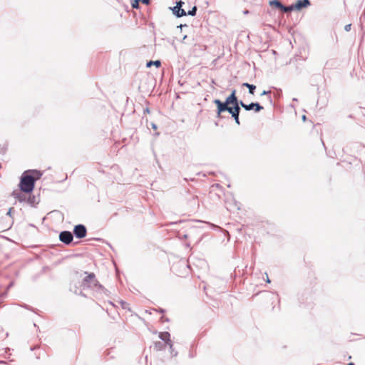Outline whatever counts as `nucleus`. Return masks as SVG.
<instances>
[{"label": "nucleus", "mask_w": 365, "mask_h": 365, "mask_svg": "<svg viewBox=\"0 0 365 365\" xmlns=\"http://www.w3.org/2000/svg\"><path fill=\"white\" fill-rule=\"evenodd\" d=\"M40 200L38 196H36L32 193L29 194V196L26 199V203L29 205L31 207H36V206L39 203Z\"/></svg>", "instance_id": "10"}, {"label": "nucleus", "mask_w": 365, "mask_h": 365, "mask_svg": "<svg viewBox=\"0 0 365 365\" xmlns=\"http://www.w3.org/2000/svg\"><path fill=\"white\" fill-rule=\"evenodd\" d=\"M120 304H121L122 307H123V309H126V306L128 305V304H127L125 302H124V301H121V302H120Z\"/></svg>", "instance_id": "28"}, {"label": "nucleus", "mask_w": 365, "mask_h": 365, "mask_svg": "<svg viewBox=\"0 0 365 365\" xmlns=\"http://www.w3.org/2000/svg\"><path fill=\"white\" fill-rule=\"evenodd\" d=\"M240 107H242L247 111L254 110L255 113H259L263 109V106L258 102H252L250 104H246L242 101H240Z\"/></svg>", "instance_id": "6"}, {"label": "nucleus", "mask_w": 365, "mask_h": 365, "mask_svg": "<svg viewBox=\"0 0 365 365\" xmlns=\"http://www.w3.org/2000/svg\"><path fill=\"white\" fill-rule=\"evenodd\" d=\"M73 240V235L71 232L68 230L61 231L59 233V240L63 244L68 245Z\"/></svg>", "instance_id": "8"}, {"label": "nucleus", "mask_w": 365, "mask_h": 365, "mask_svg": "<svg viewBox=\"0 0 365 365\" xmlns=\"http://www.w3.org/2000/svg\"><path fill=\"white\" fill-rule=\"evenodd\" d=\"M351 29V24H346L345 26H344V30L346 31H349Z\"/></svg>", "instance_id": "23"}, {"label": "nucleus", "mask_w": 365, "mask_h": 365, "mask_svg": "<svg viewBox=\"0 0 365 365\" xmlns=\"http://www.w3.org/2000/svg\"><path fill=\"white\" fill-rule=\"evenodd\" d=\"M145 112L149 113V108H145Z\"/></svg>", "instance_id": "41"}, {"label": "nucleus", "mask_w": 365, "mask_h": 365, "mask_svg": "<svg viewBox=\"0 0 365 365\" xmlns=\"http://www.w3.org/2000/svg\"><path fill=\"white\" fill-rule=\"evenodd\" d=\"M302 119L303 121H306V120H307L306 115H303L302 117Z\"/></svg>", "instance_id": "36"}, {"label": "nucleus", "mask_w": 365, "mask_h": 365, "mask_svg": "<svg viewBox=\"0 0 365 365\" xmlns=\"http://www.w3.org/2000/svg\"><path fill=\"white\" fill-rule=\"evenodd\" d=\"M161 320H164L165 322H169V319L168 318H164L163 317H161Z\"/></svg>", "instance_id": "35"}, {"label": "nucleus", "mask_w": 365, "mask_h": 365, "mask_svg": "<svg viewBox=\"0 0 365 365\" xmlns=\"http://www.w3.org/2000/svg\"><path fill=\"white\" fill-rule=\"evenodd\" d=\"M260 96H267V99L271 105L273 104V101L271 97V91H263Z\"/></svg>", "instance_id": "18"}, {"label": "nucleus", "mask_w": 365, "mask_h": 365, "mask_svg": "<svg viewBox=\"0 0 365 365\" xmlns=\"http://www.w3.org/2000/svg\"><path fill=\"white\" fill-rule=\"evenodd\" d=\"M140 1L145 5H148L150 2V0H140Z\"/></svg>", "instance_id": "29"}, {"label": "nucleus", "mask_w": 365, "mask_h": 365, "mask_svg": "<svg viewBox=\"0 0 365 365\" xmlns=\"http://www.w3.org/2000/svg\"><path fill=\"white\" fill-rule=\"evenodd\" d=\"M43 175V172L36 169L25 170L20 177L19 187L20 191L26 194L33 192L35 185Z\"/></svg>", "instance_id": "1"}, {"label": "nucleus", "mask_w": 365, "mask_h": 365, "mask_svg": "<svg viewBox=\"0 0 365 365\" xmlns=\"http://www.w3.org/2000/svg\"><path fill=\"white\" fill-rule=\"evenodd\" d=\"M67 179V175L65 177V178L62 180V181H64Z\"/></svg>", "instance_id": "48"}, {"label": "nucleus", "mask_w": 365, "mask_h": 365, "mask_svg": "<svg viewBox=\"0 0 365 365\" xmlns=\"http://www.w3.org/2000/svg\"><path fill=\"white\" fill-rule=\"evenodd\" d=\"M183 26H187L186 24H180L178 27L182 29Z\"/></svg>", "instance_id": "37"}, {"label": "nucleus", "mask_w": 365, "mask_h": 365, "mask_svg": "<svg viewBox=\"0 0 365 365\" xmlns=\"http://www.w3.org/2000/svg\"><path fill=\"white\" fill-rule=\"evenodd\" d=\"M240 101L238 100L236 96V90L233 89L231 93L225 98V101L220 99H215L213 103L216 105L217 108H228L230 106H240Z\"/></svg>", "instance_id": "2"}, {"label": "nucleus", "mask_w": 365, "mask_h": 365, "mask_svg": "<svg viewBox=\"0 0 365 365\" xmlns=\"http://www.w3.org/2000/svg\"><path fill=\"white\" fill-rule=\"evenodd\" d=\"M111 351H112V350H107L106 351V354L109 355L111 353Z\"/></svg>", "instance_id": "38"}, {"label": "nucleus", "mask_w": 365, "mask_h": 365, "mask_svg": "<svg viewBox=\"0 0 365 365\" xmlns=\"http://www.w3.org/2000/svg\"><path fill=\"white\" fill-rule=\"evenodd\" d=\"M243 87H246L248 88L249 93L253 95L255 93V91L256 90V86L254 84H251L249 83H243L242 85Z\"/></svg>", "instance_id": "15"}, {"label": "nucleus", "mask_w": 365, "mask_h": 365, "mask_svg": "<svg viewBox=\"0 0 365 365\" xmlns=\"http://www.w3.org/2000/svg\"><path fill=\"white\" fill-rule=\"evenodd\" d=\"M36 348V346H31V347L30 348V350H31V351H34Z\"/></svg>", "instance_id": "39"}, {"label": "nucleus", "mask_w": 365, "mask_h": 365, "mask_svg": "<svg viewBox=\"0 0 365 365\" xmlns=\"http://www.w3.org/2000/svg\"><path fill=\"white\" fill-rule=\"evenodd\" d=\"M166 346L167 344L163 341H155L153 344V349L157 351H163L165 349Z\"/></svg>", "instance_id": "14"}, {"label": "nucleus", "mask_w": 365, "mask_h": 365, "mask_svg": "<svg viewBox=\"0 0 365 365\" xmlns=\"http://www.w3.org/2000/svg\"><path fill=\"white\" fill-rule=\"evenodd\" d=\"M186 38H187V35H185L182 40L184 41L185 39H186Z\"/></svg>", "instance_id": "44"}, {"label": "nucleus", "mask_w": 365, "mask_h": 365, "mask_svg": "<svg viewBox=\"0 0 365 365\" xmlns=\"http://www.w3.org/2000/svg\"><path fill=\"white\" fill-rule=\"evenodd\" d=\"M365 21V9H364V11H363V13L361 14V16H360V21Z\"/></svg>", "instance_id": "24"}, {"label": "nucleus", "mask_w": 365, "mask_h": 365, "mask_svg": "<svg viewBox=\"0 0 365 365\" xmlns=\"http://www.w3.org/2000/svg\"><path fill=\"white\" fill-rule=\"evenodd\" d=\"M249 13H250L249 10L245 9V10L243 11V14H245V15L248 14Z\"/></svg>", "instance_id": "32"}, {"label": "nucleus", "mask_w": 365, "mask_h": 365, "mask_svg": "<svg viewBox=\"0 0 365 365\" xmlns=\"http://www.w3.org/2000/svg\"><path fill=\"white\" fill-rule=\"evenodd\" d=\"M96 240H97V241H101V240H102V239H101V238H96Z\"/></svg>", "instance_id": "42"}, {"label": "nucleus", "mask_w": 365, "mask_h": 365, "mask_svg": "<svg viewBox=\"0 0 365 365\" xmlns=\"http://www.w3.org/2000/svg\"><path fill=\"white\" fill-rule=\"evenodd\" d=\"M184 222H185L184 220H178V221L170 222L169 225H177V224L182 223Z\"/></svg>", "instance_id": "25"}, {"label": "nucleus", "mask_w": 365, "mask_h": 365, "mask_svg": "<svg viewBox=\"0 0 365 365\" xmlns=\"http://www.w3.org/2000/svg\"><path fill=\"white\" fill-rule=\"evenodd\" d=\"M183 237H184V238H187V235H183Z\"/></svg>", "instance_id": "46"}, {"label": "nucleus", "mask_w": 365, "mask_h": 365, "mask_svg": "<svg viewBox=\"0 0 365 365\" xmlns=\"http://www.w3.org/2000/svg\"><path fill=\"white\" fill-rule=\"evenodd\" d=\"M310 5L309 0H296V1L289 5V12L294 11H301Z\"/></svg>", "instance_id": "5"}, {"label": "nucleus", "mask_w": 365, "mask_h": 365, "mask_svg": "<svg viewBox=\"0 0 365 365\" xmlns=\"http://www.w3.org/2000/svg\"><path fill=\"white\" fill-rule=\"evenodd\" d=\"M156 311L159 313H164L165 312V310L162 308H160L159 309H156Z\"/></svg>", "instance_id": "30"}, {"label": "nucleus", "mask_w": 365, "mask_h": 365, "mask_svg": "<svg viewBox=\"0 0 365 365\" xmlns=\"http://www.w3.org/2000/svg\"><path fill=\"white\" fill-rule=\"evenodd\" d=\"M266 275H267V279H266V282H267V283H270V282H271V280L269 279L268 275H267V273H266Z\"/></svg>", "instance_id": "34"}, {"label": "nucleus", "mask_w": 365, "mask_h": 365, "mask_svg": "<svg viewBox=\"0 0 365 365\" xmlns=\"http://www.w3.org/2000/svg\"><path fill=\"white\" fill-rule=\"evenodd\" d=\"M12 286H13V282L10 283V284H9L8 288H10V287H12Z\"/></svg>", "instance_id": "40"}, {"label": "nucleus", "mask_w": 365, "mask_h": 365, "mask_svg": "<svg viewBox=\"0 0 365 365\" xmlns=\"http://www.w3.org/2000/svg\"><path fill=\"white\" fill-rule=\"evenodd\" d=\"M80 294L82 295L83 297H85V294H83L82 292H81Z\"/></svg>", "instance_id": "49"}, {"label": "nucleus", "mask_w": 365, "mask_h": 365, "mask_svg": "<svg viewBox=\"0 0 365 365\" xmlns=\"http://www.w3.org/2000/svg\"><path fill=\"white\" fill-rule=\"evenodd\" d=\"M240 110H241V108L240 107V106H230V107H228V108L226 109V108H216V117L218 118H223V116L222 115V114L225 112H228L232 118H233V119L235 120V123L237 124V125H240Z\"/></svg>", "instance_id": "4"}, {"label": "nucleus", "mask_w": 365, "mask_h": 365, "mask_svg": "<svg viewBox=\"0 0 365 365\" xmlns=\"http://www.w3.org/2000/svg\"><path fill=\"white\" fill-rule=\"evenodd\" d=\"M170 9L172 10L173 14L177 18H180V17L186 16V11H185V9L180 6H175L173 7H170Z\"/></svg>", "instance_id": "11"}, {"label": "nucleus", "mask_w": 365, "mask_h": 365, "mask_svg": "<svg viewBox=\"0 0 365 365\" xmlns=\"http://www.w3.org/2000/svg\"><path fill=\"white\" fill-rule=\"evenodd\" d=\"M293 101H297V99L296 98H293Z\"/></svg>", "instance_id": "47"}, {"label": "nucleus", "mask_w": 365, "mask_h": 365, "mask_svg": "<svg viewBox=\"0 0 365 365\" xmlns=\"http://www.w3.org/2000/svg\"><path fill=\"white\" fill-rule=\"evenodd\" d=\"M22 307L28 310L33 311V308L28 304H24Z\"/></svg>", "instance_id": "26"}, {"label": "nucleus", "mask_w": 365, "mask_h": 365, "mask_svg": "<svg viewBox=\"0 0 365 365\" xmlns=\"http://www.w3.org/2000/svg\"><path fill=\"white\" fill-rule=\"evenodd\" d=\"M13 208H10L7 212V215H11V211H12Z\"/></svg>", "instance_id": "33"}, {"label": "nucleus", "mask_w": 365, "mask_h": 365, "mask_svg": "<svg viewBox=\"0 0 365 365\" xmlns=\"http://www.w3.org/2000/svg\"><path fill=\"white\" fill-rule=\"evenodd\" d=\"M84 273L87 274V276H86L83 280V285H87L89 287L88 284L93 282V288L96 292H98L99 293L103 294L106 296L108 295L109 292L96 279V274L93 272L88 273L87 272H85Z\"/></svg>", "instance_id": "3"}, {"label": "nucleus", "mask_w": 365, "mask_h": 365, "mask_svg": "<svg viewBox=\"0 0 365 365\" xmlns=\"http://www.w3.org/2000/svg\"><path fill=\"white\" fill-rule=\"evenodd\" d=\"M158 336L162 340L163 342L167 344L170 343L171 341L170 334L168 331L160 332Z\"/></svg>", "instance_id": "13"}, {"label": "nucleus", "mask_w": 365, "mask_h": 365, "mask_svg": "<svg viewBox=\"0 0 365 365\" xmlns=\"http://www.w3.org/2000/svg\"><path fill=\"white\" fill-rule=\"evenodd\" d=\"M153 65L155 66L157 68H159L161 66V61L160 60H156L149 61L146 63L147 68H150Z\"/></svg>", "instance_id": "17"}, {"label": "nucleus", "mask_w": 365, "mask_h": 365, "mask_svg": "<svg viewBox=\"0 0 365 365\" xmlns=\"http://www.w3.org/2000/svg\"><path fill=\"white\" fill-rule=\"evenodd\" d=\"M269 4L270 6L280 11L282 14L289 12V6L284 5L279 0H271Z\"/></svg>", "instance_id": "9"}, {"label": "nucleus", "mask_w": 365, "mask_h": 365, "mask_svg": "<svg viewBox=\"0 0 365 365\" xmlns=\"http://www.w3.org/2000/svg\"><path fill=\"white\" fill-rule=\"evenodd\" d=\"M26 194V193L22 192L21 191H14L12 192V196H14L15 199L18 200L19 202H26L27 199Z\"/></svg>", "instance_id": "12"}, {"label": "nucleus", "mask_w": 365, "mask_h": 365, "mask_svg": "<svg viewBox=\"0 0 365 365\" xmlns=\"http://www.w3.org/2000/svg\"><path fill=\"white\" fill-rule=\"evenodd\" d=\"M139 1L140 0H133L131 3V6L133 9H138L139 8Z\"/></svg>", "instance_id": "21"}, {"label": "nucleus", "mask_w": 365, "mask_h": 365, "mask_svg": "<svg viewBox=\"0 0 365 365\" xmlns=\"http://www.w3.org/2000/svg\"><path fill=\"white\" fill-rule=\"evenodd\" d=\"M2 168V165H1V164L0 163V168Z\"/></svg>", "instance_id": "51"}, {"label": "nucleus", "mask_w": 365, "mask_h": 365, "mask_svg": "<svg viewBox=\"0 0 365 365\" xmlns=\"http://www.w3.org/2000/svg\"><path fill=\"white\" fill-rule=\"evenodd\" d=\"M72 233L77 239H82L86 236V227L83 224L76 225L74 226Z\"/></svg>", "instance_id": "7"}, {"label": "nucleus", "mask_w": 365, "mask_h": 365, "mask_svg": "<svg viewBox=\"0 0 365 365\" xmlns=\"http://www.w3.org/2000/svg\"><path fill=\"white\" fill-rule=\"evenodd\" d=\"M194 356H195V354H194L192 352L190 351V353H189V357H190V358H193Z\"/></svg>", "instance_id": "31"}, {"label": "nucleus", "mask_w": 365, "mask_h": 365, "mask_svg": "<svg viewBox=\"0 0 365 365\" xmlns=\"http://www.w3.org/2000/svg\"><path fill=\"white\" fill-rule=\"evenodd\" d=\"M160 135V133H159L158 132H157V133H155V135H157V136H158V135Z\"/></svg>", "instance_id": "45"}, {"label": "nucleus", "mask_w": 365, "mask_h": 365, "mask_svg": "<svg viewBox=\"0 0 365 365\" xmlns=\"http://www.w3.org/2000/svg\"><path fill=\"white\" fill-rule=\"evenodd\" d=\"M185 4V2H183L182 1L180 0V1H178L176 2V5L177 6H180L181 8H182V6Z\"/></svg>", "instance_id": "22"}, {"label": "nucleus", "mask_w": 365, "mask_h": 365, "mask_svg": "<svg viewBox=\"0 0 365 365\" xmlns=\"http://www.w3.org/2000/svg\"><path fill=\"white\" fill-rule=\"evenodd\" d=\"M197 10V6H194L192 8V9H190L187 12H186V16H195L196 15Z\"/></svg>", "instance_id": "19"}, {"label": "nucleus", "mask_w": 365, "mask_h": 365, "mask_svg": "<svg viewBox=\"0 0 365 365\" xmlns=\"http://www.w3.org/2000/svg\"><path fill=\"white\" fill-rule=\"evenodd\" d=\"M143 88V84H140V85L139 86V88Z\"/></svg>", "instance_id": "43"}, {"label": "nucleus", "mask_w": 365, "mask_h": 365, "mask_svg": "<svg viewBox=\"0 0 365 365\" xmlns=\"http://www.w3.org/2000/svg\"><path fill=\"white\" fill-rule=\"evenodd\" d=\"M7 150V144L4 143L0 145V154L4 155Z\"/></svg>", "instance_id": "20"}, {"label": "nucleus", "mask_w": 365, "mask_h": 365, "mask_svg": "<svg viewBox=\"0 0 365 365\" xmlns=\"http://www.w3.org/2000/svg\"><path fill=\"white\" fill-rule=\"evenodd\" d=\"M150 126L155 130L158 129V125L155 123H151Z\"/></svg>", "instance_id": "27"}, {"label": "nucleus", "mask_w": 365, "mask_h": 365, "mask_svg": "<svg viewBox=\"0 0 365 365\" xmlns=\"http://www.w3.org/2000/svg\"><path fill=\"white\" fill-rule=\"evenodd\" d=\"M167 345L169 346V351L171 355V357H175L178 356V352L176 351L173 347V343L171 341L170 343L168 344Z\"/></svg>", "instance_id": "16"}, {"label": "nucleus", "mask_w": 365, "mask_h": 365, "mask_svg": "<svg viewBox=\"0 0 365 365\" xmlns=\"http://www.w3.org/2000/svg\"><path fill=\"white\" fill-rule=\"evenodd\" d=\"M279 93H282V90H281V89H279Z\"/></svg>", "instance_id": "50"}]
</instances>
